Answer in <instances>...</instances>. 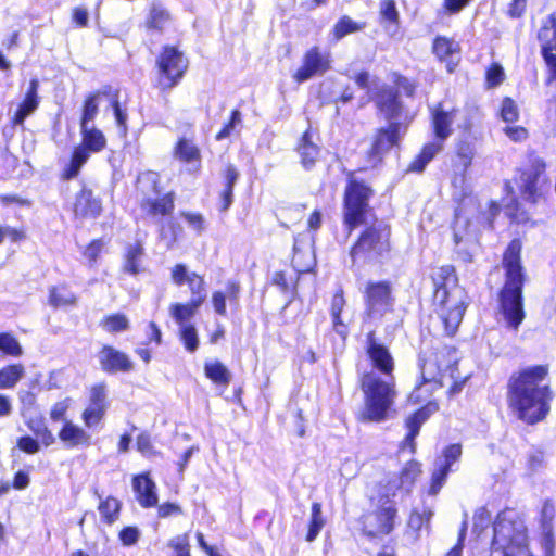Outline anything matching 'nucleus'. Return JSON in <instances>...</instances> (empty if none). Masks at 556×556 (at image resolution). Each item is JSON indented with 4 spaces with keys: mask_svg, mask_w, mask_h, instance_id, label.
Returning <instances> with one entry per match:
<instances>
[{
    "mask_svg": "<svg viewBox=\"0 0 556 556\" xmlns=\"http://www.w3.org/2000/svg\"><path fill=\"white\" fill-rule=\"evenodd\" d=\"M546 376L545 366H533L521 371L510 382L509 405L528 424L543 419L549 409L551 392Z\"/></svg>",
    "mask_w": 556,
    "mask_h": 556,
    "instance_id": "f257e3e1",
    "label": "nucleus"
},
{
    "mask_svg": "<svg viewBox=\"0 0 556 556\" xmlns=\"http://www.w3.org/2000/svg\"><path fill=\"white\" fill-rule=\"evenodd\" d=\"M435 291L433 303L435 313L448 336H453L466 309V292L458 286L452 266L440 267L433 276Z\"/></svg>",
    "mask_w": 556,
    "mask_h": 556,
    "instance_id": "f03ea898",
    "label": "nucleus"
},
{
    "mask_svg": "<svg viewBox=\"0 0 556 556\" xmlns=\"http://www.w3.org/2000/svg\"><path fill=\"white\" fill-rule=\"evenodd\" d=\"M521 242L513 240L503 256L506 281L500 294L501 313L507 326L517 330L525 318L522 307L523 275L520 263Z\"/></svg>",
    "mask_w": 556,
    "mask_h": 556,
    "instance_id": "7ed1b4c3",
    "label": "nucleus"
},
{
    "mask_svg": "<svg viewBox=\"0 0 556 556\" xmlns=\"http://www.w3.org/2000/svg\"><path fill=\"white\" fill-rule=\"evenodd\" d=\"M489 556H532L528 529L520 513L507 508L497 515Z\"/></svg>",
    "mask_w": 556,
    "mask_h": 556,
    "instance_id": "20e7f679",
    "label": "nucleus"
},
{
    "mask_svg": "<svg viewBox=\"0 0 556 556\" xmlns=\"http://www.w3.org/2000/svg\"><path fill=\"white\" fill-rule=\"evenodd\" d=\"M361 386L364 408L359 418L374 422L386 420L396 397L394 377L383 380L377 374L368 372L363 376Z\"/></svg>",
    "mask_w": 556,
    "mask_h": 556,
    "instance_id": "39448f33",
    "label": "nucleus"
},
{
    "mask_svg": "<svg viewBox=\"0 0 556 556\" xmlns=\"http://www.w3.org/2000/svg\"><path fill=\"white\" fill-rule=\"evenodd\" d=\"M439 355H431L427 359H424L421 368L422 383L418 386L409 395V401L413 403H420L426 400L422 395L424 392H429L437 387H443L447 380L452 381L450 388L451 393H457L460 391L463 383L466 378L458 382L455 371L457 370L456 365L446 366L443 370L440 368Z\"/></svg>",
    "mask_w": 556,
    "mask_h": 556,
    "instance_id": "423d86ee",
    "label": "nucleus"
},
{
    "mask_svg": "<svg viewBox=\"0 0 556 556\" xmlns=\"http://www.w3.org/2000/svg\"><path fill=\"white\" fill-rule=\"evenodd\" d=\"M390 230L382 222L368 227L351 250L353 260H375L390 249Z\"/></svg>",
    "mask_w": 556,
    "mask_h": 556,
    "instance_id": "0eeeda50",
    "label": "nucleus"
},
{
    "mask_svg": "<svg viewBox=\"0 0 556 556\" xmlns=\"http://www.w3.org/2000/svg\"><path fill=\"white\" fill-rule=\"evenodd\" d=\"M371 193V189L364 182L350 178L344 197V223L350 231L365 222Z\"/></svg>",
    "mask_w": 556,
    "mask_h": 556,
    "instance_id": "6e6552de",
    "label": "nucleus"
},
{
    "mask_svg": "<svg viewBox=\"0 0 556 556\" xmlns=\"http://www.w3.org/2000/svg\"><path fill=\"white\" fill-rule=\"evenodd\" d=\"M159 84L163 89L174 87L188 67V61L174 47H166L157 60Z\"/></svg>",
    "mask_w": 556,
    "mask_h": 556,
    "instance_id": "1a4fd4ad",
    "label": "nucleus"
},
{
    "mask_svg": "<svg viewBox=\"0 0 556 556\" xmlns=\"http://www.w3.org/2000/svg\"><path fill=\"white\" fill-rule=\"evenodd\" d=\"M460 456V444H451L443 450L442 455L434 463V470L428 490L429 495L434 496L440 492L453 465L459 460Z\"/></svg>",
    "mask_w": 556,
    "mask_h": 556,
    "instance_id": "9d476101",
    "label": "nucleus"
},
{
    "mask_svg": "<svg viewBox=\"0 0 556 556\" xmlns=\"http://www.w3.org/2000/svg\"><path fill=\"white\" fill-rule=\"evenodd\" d=\"M109 408L108 390L104 383H98L89 390V402L81 414V419L87 428L98 426L104 418Z\"/></svg>",
    "mask_w": 556,
    "mask_h": 556,
    "instance_id": "9b49d317",
    "label": "nucleus"
},
{
    "mask_svg": "<svg viewBox=\"0 0 556 556\" xmlns=\"http://www.w3.org/2000/svg\"><path fill=\"white\" fill-rule=\"evenodd\" d=\"M329 68V55L321 53L318 47H313L304 54L302 65L293 74V79L296 83H304L315 76L324 75Z\"/></svg>",
    "mask_w": 556,
    "mask_h": 556,
    "instance_id": "f8f14e48",
    "label": "nucleus"
},
{
    "mask_svg": "<svg viewBox=\"0 0 556 556\" xmlns=\"http://www.w3.org/2000/svg\"><path fill=\"white\" fill-rule=\"evenodd\" d=\"M543 56L556 79V12L547 15L538 33Z\"/></svg>",
    "mask_w": 556,
    "mask_h": 556,
    "instance_id": "ddd939ff",
    "label": "nucleus"
},
{
    "mask_svg": "<svg viewBox=\"0 0 556 556\" xmlns=\"http://www.w3.org/2000/svg\"><path fill=\"white\" fill-rule=\"evenodd\" d=\"M365 293L366 312L369 317L382 316L390 308V288L387 283H368Z\"/></svg>",
    "mask_w": 556,
    "mask_h": 556,
    "instance_id": "4468645a",
    "label": "nucleus"
},
{
    "mask_svg": "<svg viewBox=\"0 0 556 556\" xmlns=\"http://www.w3.org/2000/svg\"><path fill=\"white\" fill-rule=\"evenodd\" d=\"M395 516V507L391 505L382 507L364 516V529L371 536L388 534L393 530Z\"/></svg>",
    "mask_w": 556,
    "mask_h": 556,
    "instance_id": "2eb2a0df",
    "label": "nucleus"
},
{
    "mask_svg": "<svg viewBox=\"0 0 556 556\" xmlns=\"http://www.w3.org/2000/svg\"><path fill=\"white\" fill-rule=\"evenodd\" d=\"M366 352L372 366L376 369H378L381 374L386 375L387 378L393 377V357L390 354L389 350L375 339L374 332H369L367 336Z\"/></svg>",
    "mask_w": 556,
    "mask_h": 556,
    "instance_id": "dca6fc26",
    "label": "nucleus"
},
{
    "mask_svg": "<svg viewBox=\"0 0 556 556\" xmlns=\"http://www.w3.org/2000/svg\"><path fill=\"white\" fill-rule=\"evenodd\" d=\"M100 366L105 372H127L134 369V363L127 354L111 345H104L98 354Z\"/></svg>",
    "mask_w": 556,
    "mask_h": 556,
    "instance_id": "f3484780",
    "label": "nucleus"
},
{
    "mask_svg": "<svg viewBox=\"0 0 556 556\" xmlns=\"http://www.w3.org/2000/svg\"><path fill=\"white\" fill-rule=\"evenodd\" d=\"M458 114L459 110H445L442 104L432 111V126L438 140L444 142L452 135V125L457 121Z\"/></svg>",
    "mask_w": 556,
    "mask_h": 556,
    "instance_id": "a211bd4d",
    "label": "nucleus"
},
{
    "mask_svg": "<svg viewBox=\"0 0 556 556\" xmlns=\"http://www.w3.org/2000/svg\"><path fill=\"white\" fill-rule=\"evenodd\" d=\"M101 201L93 197L91 190L84 187L80 192L77 193L74 202L75 216L81 218H96L101 214Z\"/></svg>",
    "mask_w": 556,
    "mask_h": 556,
    "instance_id": "6ab92c4d",
    "label": "nucleus"
},
{
    "mask_svg": "<svg viewBox=\"0 0 556 556\" xmlns=\"http://www.w3.org/2000/svg\"><path fill=\"white\" fill-rule=\"evenodd\" d=\"M132 488L139 504L144 507H153L157 504L156 485L148 473L134 477Z\"/></svg>",
    "mask_w": 556,
    "mask_h": 556,
    "instance_id": "aec40b11",
    "label": "nucleus"
},
{
    "mask_svg": "<svg viewBox=\"0 0 556 556\" xmlns=\"http://www.w3.org/2000/svg\"><path fill=\"white\" fill-rule=\"evenodd\" d=\"M59 438L67 447L89 446L91 444V434L72 420H64Z\"/></svg>",
    "mask_w": 556,
    "mask_h": 556,
    "instance_id": "412c9836",
    "label": "nucleus"
},
{
    "mask_svg": "<svg viewBox=\"0 0 556 556\" xmlns=\"http://www.w3.org/2000/svg\"><path fill=\"white\" fill-rule=\"evenodd\" d=\"M433 52L442 62H445L447 71L452 73L459 61L458 43L446 37H438L433 43Z\"/></svg>",
    "mask_w": 556,
    "mask_h": 556,
    "instance_id": "4be33fe9",
    "label": "nucleus"
},
{
    "mask_svg": "<svg viewBox=\"0 0 556 556\" xmlns=\"http://www.w3.org/2000/svg\"><path fill=\"white\" fill-rule=\"evenodd\" d=\"M172 22L169 11L159 1L150 4L144 21V27L148 31L163 33Z\"/></svg>",
    "mask_w": 556,
    "mask_h": 556,
    "instance_id": "5701e85b",
    "label": "nucleus"
},
{
    "mask_svg": "<svg viewBox=\"0 0 556 556\" xmlns=\"http://www.w3.org/2000/svg\"><path fill=\"white\" fill-rule=\"evenodd\" d=\"M399 124H391L387 129H380L372 142L370 156L378 159L391 149L399 140Z\"/></svg>",
    "mask_w": 556,
    "mask_h": 556,
    "instance_id": "b1692460",
    "label": "nucleus"
},
{
    "mask_svg": "<svg viewBox=\"0 0 556 556\" xmlns=\"http://www.w3.org/2000/svg\"><path fill=\"white\" fill-rule=\"evenodd\" d=\"M38 86H39V83L37 79L34 78L30 80L29 88L25 94V98L22 101V103L18 105V109L16 110V112L13 116L12 122L14 125H23L25 118L27 116H29L30 114H33L36 111V109L38 108V105H39V100H38V94H37Z\"/></svg>",
    "mask_w": 556,
    "mask_h": 556,
    "instance_id": "393cba45",
    "label": "nucleus"
},
{
    "mask_svg": "<svg viewBox=\"0 0 556 556\" xmlns=\"http://www.w3.org/2000/svg\"><path fill=\"white\" fill-rule=\"evenodd\" d=\"M438 409V405L434 403H428L425 407L416 412L413 416L407 418L406 427L408 429V433L406 435L405 442L409 444L410 451L415 452V442L414 439L419 433L420 426L428 419L430 414Z\"/></svg>",
    "mask_w": 556,
    "mask_h": 556,
    "instance_id": "a878e982",
    "label": "nucleus"
},
{
    "mask_svg": "<svg viewBox=\"0 0 556 556\" xmlns=\"http://www.w3.org/2000/svg\"><path fill=\"white\" fill-rule=\"evenodd\" d=\"M202 305V298H191L187 304L174 303L170 304L168 311L169 315L175 319L179 327L190 325V320L197 313L198 308Z\"/></svg>",
    "mask_w": 556,
    "mask_h": 556,
    "instance_id": "bb28decb",
    "label": "nucleus"
},
{
    "mask_svg": "<svg viewBox=\"0 0 556 556\" xmlns=\"http://www.w3.org/2000/svg\"><path fill=\"white\" fill-rule=\"evenodd\" d=\"M376 103L387 118L399 116L401 105L396 100V93L392 89H382L377 96Z\"/></svg>",
    "mask_w": 556,
    "mask_h": 556,
    "instance_id": "cd10ccee",
    "label": "nucleus"
},
{
    "mask_svg": "<svg viewBox=\"0 0 556 556\" xmlns=\"http://www.w3.org/2000/svg\"><path fill=\"white\" fill-rule=\"evenodd\" d=\"M80 131L83 136L81 146L87 148L89 152H100L105 147V137L99 129L93 126L81 125Z\"/></svg>",
    "mask_w": 556,
    "mask_h": 556,
    "instance_id": "c85d7f7f",
    "label": "nucleus"
},
{
    "mask_svg": "<svg viewBox=\"0 0 556 556\" xmlns=\"http://www.w3.org/2000/svg\"><path fill=\"white\" fill-rule=\"evenodd\" d=\"M142 208L150 215L164 216L168 215L174 210V198L172 193L164 195L163 198L151 200L147 199L142 202Z\"/></svg>",
    "mask_w": 556,
    "mask_h": 556,
    "instance_id": "c756f323",
    "label": "nucleus"
},
{
    "mask_svg": "<svg viewBox=\"0 0 556 556\" xmlns=\"http://www.w3.org/2000/svg\"><path fill=\"white\" fill-rule=\"evenodd\" d=\"M77 296L65 286L52 287L49 292V304L54 308L75 306Z\"/></svg>",
    "mask_w": 556,
    "mask_h": 556,
    "instance_id": "7c9ffc66",
    "label": "nucleus"
},
{
    "mask_svg": "<svg viewBox=\"0 0 556 556\" xmlns=\"http://www.w3.org/2000/svg\"><path fill=\"white\" fill-rule=\"evenodd\" d=\"M443 149V141H434L426 144L420 154L409 165V170L421 172L426 165Z\"/></svg>",
    "mask_w": 556,
    "mask_h": 556,
    "instance_id": "2f4dec72",
    "label": "nucleus"
},
{
    "mask_svg": "<svg viewBox=\"0 0 556 556\" xmlns=\"http://www.w3.org/2000/svg\"><path fill=\"white\" fill-rule=\"evenodd\" d=\"M299 153L301 156L302 165L305 168H311L315 164V162L319 155V149L312 141V138H311V135L308 131H306L301 139V143L299 146Z\"/></svg>",
    "mask_w": 556,
    "mask_h": 556,
    "instance_id": "473e14b6",
    "label": "nucleus"
},
{
    "mask_svg": "<svg viewBox=\"0 0 556 556\" xmlns=\"http://www.w3.org/2000/svg\"><path fill=\"white\" fill-rule=\"evenodd\" d=\"M205 376L217 384L228 386L231 380V374L228 368L219 361H210L204 365Z\"/></svg>",
    "mask_w": 556,
    "mask_h": 556,
    "instance_id": "72a5a7b5",
    "label": "nucleus"
},
{
    "mask_svg": "<svg viewBox=\"0 0 556 556\" xmlns=\"http://www.w3.org/2000/svg\"><path fill=\"white\" fill-rule=\"evenodd\" d=\"M22 364L8 365L0 369V389H12L24 377Z\"/></svg>",
    "mask_w": 556,
    "mask_h": 556,
    "instance_id": "f704fd0d",
    "label": "nucleus"
},
{
    "mask_svg": "<svg viewBox=\"0 0 556 556\" xmlns=\"http://www.w3.org/2000/svg\"><path fill=\"white\" fill-rule=\"evenodd\" d=\"M98 510L102 520L108 525H112L118 518L121 502L113 496H108L105 500L100 502Z\"/></svg>",
    "mask_w": 556,
    "mask_h": 556,
    "instance_id": "c9c22d12",
    "label": "nucleus"
},
{
    "mask_svg": "<svg viewBox=\"0 0 556 556\" xmlns=\"http://www.w3.org/2000/svg\"><path fill=\"white\" fill-rule=\"evenodd\" d=\"M89 150L84 146H78L75 148L70 165L64 172V177L66 179L74 178L78 175L81 166L87 162L90 156Z\"/></svg>",
    "mask_w": 556,
    "mask_h": 556,
    "instance_id": "e433bc0d",
    "label": "nucleus"
},
{
    "mask_svg": "<svg viewBox=\"0 0 556 556\" xmlns=\"http://www.w3.org/2000/svg\"><path fill=\"white\" fill-rule=\"evenodd\" d=\"M100 326L109 333H116L127 330L129 328V320L124 314H112L105 316L101 320Z\"/></svg>",
    "mask_w": 556,
    "mask_h": 556,
    "instance_id": "4c0bfd02",
    "label": "nucleus"
},
{
    "mask_svg": "<svg viewBox=\"0 0 556 556\" xmlns=\"http://www.w3.org/2000/svg\"><path fill=\"white\" fill-rule=\"evenodd\" d=\"M432 516L433 511L430 507L414 508L408 518V528L418 532L429 525Z\"/></svg>",
    "mask_w": 556,
    "mask_h": 556,
    "instance_id": "58836bf2",
    "label": "nucleus"
},
{
    "mask_svg": "<svg viewBox=\"0 0 556 556\" xmlns=\"http://www.w3.org/2000/svg\"><path fill=\"white\" fill-rule=\"evenodd\" d=\"M421 473V467L418 462H408L402 469L400 476L401 483L404 485V492L409 493L416 479Z\"/></svg>",
    "mask_w": 556,
    "mask_h": 556,
    "instance_id": "ea45409f",
    "label": "nucleus"
},
{
    "mask_svg": "<svg viewBox=\"0 0 556 556\" xmlns=\"http://www.w3.org/2000/svg\"><path fill=\"white\" fill-rule=\"evenodd\" d=\"M178 336L189 353H194L198 350L200 340L194 325L179 327Z\"/></svg>",
    "mask_w": 556,
    "mask_h": 556,
    "instance_id": "a19ab883",
    "label": "nucleus"
},
{
    "mask_svg": "<svg viewBox=\"0 0 556 556\" xmlns=\"http://www.w3.org/2000/svg\"><path fill=\"white\" fill-rule=\"evenodd\" d=\"M0 351L11 357L23 355V348L18 340L10 332L0 333Z\"/></svg>",
    "mask_w": 556,
    "mask_h": 556,
    "instance_id": "79ce46f5",
    "label": "nucleus"
},
{
    "mask_svg": "<svg viewBox=\"0 0 556 556\" xmlns=\"http://www.w3.org/2000/svg\"><path fill=\"white\" fill-rule=\"evenodd\" d=\"M324 526L325 519L321 514V505L319 503H314L312 505V516L308 526V532L306 534V541L313 542L317 538Z\"/></svg>",
    "mask_w": 556,
    "mask_h": 556,
    "instance_id": "37998d69",
    "label": "nucleus"
},
{
    "mask_svg": "<svg viewBox=\"0 0 556 556\" xmlns=\"http://www.w3.org/2000/svg\"><path fill=\"white\" fill-rule=\"evenodd\" d=\"M345 305V300L343 298L342 290H339L334 293L332 301H331V316L334 325V329L338 333L344 334L345 333V326L343 325L342 320L340 319V314Z\"/></svg>",
    "mask_w": 556,
    "mask_h": 556,
    "instance_id": "c03bdc74",
    "label": "nucleus"
},
{
    "mask_svg": "<svg viewBox=\"0 0 556 556\" xmlns=\"http://www.w3.org/2000/svg\"><path fill=\"white\" fill-rule=\"evenodd\" d=\"M364 25L354 22L349 16L341 17L333 26L332 34L336 40H340L349 34L363 29Z\"/></svg>",
    "mask_w": 556,
    "mask_h": 556,
    "instance_id": "a18cd8bd",
    "label": "nucleus"
},
{
    "mask_svg": "<svg viewBox=\"0 0 556 556\" xmlns=\"http://www.w3.org/2000/svg\"><path fill=\"white\" fill-rule=\"evenodd\" d=\"M142 254L143 250L140 245L129 247L125 256L124 270L131 275L138 274L140 271Z\"/></svg>",
    "mask_w": 556,
    "mask_h": 556,
    "instance_id": "49530a36",
    "label": "nucleus"
},
{
    "mask_svg": "<svg viewBox=\"0 0 556 556\" xmlns=\"http://www.w3.org/2000/svg\"><path fill=\"white\" fill-rule=\"evenodd\" d=\"M539 174L534 172H523L520 176L522 195L527 200H535L538 193Z\"/></svg>",
    "mask_w": 556,
    "mask_h": 556,
    "instance_id": "de8ad7c7",
    "label": "nucleus"
},
{
    "mask_svg": "<svg viewBox=\"0 0 556 556\" xmlns=\"http://www.w3.org/2000/svg\"><path fill=\"white\" fill-rule=\"evenodd\" d=\"M176 156L185 162H191L194 160H199L200 151L191 141L187 139H181L175 149Z\"/></svg>",
    "mask_w": 556,
    "mask_h": 556,
    "instance_id": "09e8293b",
    "label": "nucleus"
},
{
    "mask_svg": "<svg viewBox=\"0 0 556 556\" xmlns=\"http://www.w3.org/2000/svg\"><path fill=\"white\" fill-rule=\"evenodd\" d=\"M456 156L464 168H468L472 162L476 150L471 142L459 139L455 147Z\"/></svg>",
    "mask_w": 556,
    "mask_h": 556,
    "instance_id": "8fccbe9b",
    "label": "nucleus"
},
{
    "mask_svg": "<svg viewBox=\"0 0 556 556\" xmlns=\"http://www.w3.org/2000/svg\"><path fill=\"white\" fill-rule=\"evenodd\" d=\"M555 516V507L552 503L545 502L542 505L540 511V525L544 535L546 536V541L549 542V536L552 534V522Z\"/></svg>",
    "mask_w": 556,
    "mask_h": 556,
    "instance_id": "3c124183",
    "label": "nucleus"
},
{
    "mask_svg": "<svg viewBox=\"0 0 556 556\" xmlns=\"http://www.w3.org/2000/svg\"><path fill=\"white\" fill-rule=\"evenodd\" d=\"M99 96H100L99 92L92 93V94L88 96L87 99L85 100L84 108H83V115H81V119H80V126L81 125L89 126V123L96 118V116L98 114V110H99L98 109Z\"/></svg>",
    "mask_w": 556,
    "mask_h": 556,
    "instance_id": "603ef678",
    "label": "nucleus"
},
{
    "mask_svg": "<svg viewBox=\"0 0 556 556\" xmlns=\"http://www.w3.org/2000/svg\"><path fill=\"white\" fill-rule=\"evenodd\" d=\"M479 118V112L476 108H468L459 111L457 119L459 121L458 127L464 131L469 132Z\"/></svg>",
    "mask_w": 556,
    "mask_h": 556,
    "instance_id": "864d4df0",
    "label": "nucleus"
},
{
    "mask_svg": "<svg viewBox=\"0 0 556 556\" xmlns=\"http://www.w3.org/2000/svg\"><path fill=\"white\" fill-rule=\"evenodd\" d=\"M186 283H188L190 288L192 298H202L203 303L206 298L205 283L203 278L195 273H191L190 276L187 277Z\"/></svg>",
    "mask_w": 556,
    "mask_h": 556,
    "instance_id": "5fc2aeb1",
    "label": "nucleus"
},
{
    "mask_svg": "<svg viewBox=\"0 0 556 556\" xmlns=\"http://www.w3.org/2000/svg\"><path fill=\"white\" fill-rule=\"evenodd\" d=\"M181 217L195 232L202 233L206 228V222L202 214L197 212H181Z\"/></svg>",
    "mask_w": 556,
    "mask_h": 556,
    "instance_id": "6e6d98bb",
    "label": "nucleus"
},
{
    "mask_svg": "<svg viewBox=\"0 0 556 556\" xmlns=\"http://www.w3.org/2000/svg\"><path fill=\"white\" fill-rule=\"evenodd\" d=\"M380 15L384 21L392 24L399 23V11L394 0H381L380 2Z\"/></svg>",
    "mask_w": 556,
    "mask_h": 556,
    "instance_id": "4d7b16f0",
    "label": "nucleus"
},
{
    "mask_svg": "<svg viewBox=\"0 0 556 556\" xmlns=\"http://www.w3.org/2000/svg\"><path fill=\"white\" fill-rule=\"evenodd\" d=\"M382 494L387 497L396 496L405 493L404 485L401 483L400 476L393 475L384 483H381Z\"/></svg>",
    "mask_w": 556,
    "mask_h": 556,
    "instance_id": "13d9d810",
    "label": "nucleus"
},
{
    "mask_svg": "<svg viewBox=\"0 0 556 556\" xmlns=\"http://www.w3.org/2000/svg\"><path fill=\"white\" fill-rule=\"evenodd\" d=\"M491 521V514L485 507H480L475 511L473 516V532H477L478 535L482 533V531L488 528Z\"/></svg>",
    "mask_w": 556,
    "mask_h": 556,
    "instance_id": "bf43d9fd",
    "label": "nucleus"
},
{
    "mask_svg": "<svg viewBox=\"0 0 556 556\" xmlns=\"http://www.w3.org/2000/svg\"><path fill=\"white\" fill-rule=\"evenodd\" d=\"M505 73L500 64H492L486 71V85L489 88L496 87L504 81Z\"/></svg>",
    "mask_w": 556,
    "mask_h": 556,
    "instance_id": "052dcab7",
    "label": "nucleus"
},
{
    "mask_svg": "<svg viewBox=\"0 0 556 556\" xmlns=\"http://www.w3.org/2000/svg\"><path fill=\"white\" fill-rule=\"evenodd\" d=\"M518 115V108L516 103L510 98L504 99L501 109V116L503 121L513 123L517 121Z\"/></svg>",
    "mask_w": 556,
    "mask_h": 556,
    "instance_id": "680f3d73",
    "label": "nucleus"
},
{
    "mask_svg": "<svg viewBox=\"0 0 556 556\" xmlns=\"http://www.w3.org/2000/svg\"><path fill=\"white\" fill-rule=\"evenodd\" d=\"M25 238V233L23 230L13 228L8 225L0 226V244H2L7 239L12 242H18Z\"/></svg>",
    "mask_w": 556,
    "mask_h": 556,
    "instance_id": "e2e57ef3",
    "label": "nucleus"
},
{
    "mask_svg": "<svg viewBox=\"0 0 556 556\" xmlns=\"http://www.w3.org/2000/svg\"><path fill=\"white\" fill-rule=\"evenodd\" d=\"M104 245L105 243L102 240H93L87 245L84 251V256L88 260L90 265L96 264Z\"/></svg>",
    "mask_w": 556,
    "mask_h": 556,
    "instance_id": "0e129e2a",
    "label": "nucleus"
},
{
    "mask_svg": "<svg viewBox=\"0 0 556 556\" xmlns=\"http://www.w3.org/2000/svg\"><path fill=\"white\" fill-rule=\"evenodd\" d=\"M242 122L241 113L238 110L232 111L230 121L223 127V129L216 135V140H223L231 135L236 126Z\"/></svg>",
    "mask_w": 556,
    "mask_h": 556,
    "instance_id": "69168bd1",
    "label": "nucleus"
},
{
    "mask_svg": "<svg viewBox=\"0 0 556 556\" xmlns=\"http://www.w3.org/2000/svg\"><path fill=\"white\" fill-rule=\"evenodd\" d=\"M140 536V532L135 527H126L119 532V540L124 546L135 545Z\"/></svg>",
    "mask_w": 556,
    "mask_h": 556,
    "instance_id": "338daca9",
    "label": "nucleus"
},
{
    "mask_svg": "<svg viewBox=\"0 0 556 556\" xmlns=\"http://www.w3.org/2000/svg\"><path fill=\"white\" fill-rule=\"evenodd\" d=\"M70 407V399L56 402L50 410V418L53 421L65 420L64 416Z\"/></svg>",
    "mask_w": 556,
    "mask_h": 556,
    "instance_id": "774afa93",
    "label": "nucleus"
}]
</instances>
